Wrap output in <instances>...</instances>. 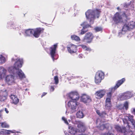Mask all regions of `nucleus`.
Masks as SVG:
<instances>
[{"mask_svg":"<svg viewBox=\"0 0 135 135\" xmlns=\"http://www.w3.org/2000/svg\"><path fill=\"white\" fill-rule=\"evenodd\" d=\"M75 94V92H71L68 94V96L71 99L73 97H74V95Z\"/></svg>","mask_w":135,"mask_h":135,"instance_id":"c9c22d12","label":"nucleus"},{"mask_svg":"<svg viewBox=\"0 0 135 135\" xmlns=\"http://www.w3.org/2000/svg\"><path fill=\"white\" fill-rule=\"evenodd\" d=\"M122 118L124 125V127H122L119 126V132L123 133L124 135H132L134 134L135 132L133 131L127 130L126 128H129V123L128 121H129L132 123L134 127H135V120L133 119V116L130 114H129L126 116H123Z\"/></svg>","mask_w":135,"mask_h":135,"instance_id":"f03ea898","label":"nucleus"},{"mask_svg":"<svg viewBox=\"0 0 135 135\" xmlns=\"http://www.w3.org/2000/svg\"><path fill=\"white\" fill-rule=\"evenodd\" d=\"M77 117L79 118H81L84 117V115L82 111H79L76 114Z\"/></svg>","mask_w":135,"mask_h":135,"instance_id":"b1692460","label":"nucleus"},{"mask_svg":"<svg viewBox=\"0 0 135 135\" xmlns=\"http://www.w3.org/2000/svg\"><path fill=\"white\" fill-rule=\"evenodd\" d=\"M33 29H28L26 30L25 35V36H32L33 34Z\"/></svg>","mask_w":135,"mask_h":135,"instance_id":"4be33fe9","label":"nucleus"},{"mask_svg":"<svg viewBox=\"0 0 135 135\" xmlns=\"http://www.w3.org/2000/svg\"><path fill=\"white\" fill-rule=\"evenodd\" d=\"M129 28L127 25H125L123 26L121 32H119V35L120 34H123L125 33V32L129 29Z\"/></svg>","mask_w":135,"mask_h":135,"instance_id":"412c9836","label":"nucleus"},{"mask_svg":"<svg viewBox=\"0 0 135 135\" xmlns=\"http://www.w3.org/2000/svg\"><path fill=\"white\" fill-rule=\"evenodd\" d=\"M133 2V1L132 0L129 2H126L124 4V7L125 8H128V9H126L128 11L126 12L125 11L120 12L119 13V23L122 22L125 23L127 20V17L130 14L128 10L130 9H132L134 8Z\"/></svg>","mask_w":135,"mask_h":135,"instance_id":"7ed1b4c3","label":"nucleus"},{"mask_svg":"<svg viewBox=\"0 0 135 135\" xmlns=\"http://www.w3.org/2000/svg\"><path fill=\"white\" fill-rule=\"evenodd\" d=\"M112 106L111 99L106 98L105 100V107L106 109H109Z\"/></svg>","mask_w":135,"mask_h":135,"instance_id":"6ab92c4d","label":"nucleus"},{"mask_svg":"<svg viewBox=\"0 0 135 135\" xmlns=\"http://www.w3.org/2000/svg\"><path fill=\"white\" fill-rule=\"evenodd\" d=\"M76 46L72 45H71L69 47H68V49L69 52L70 53H73L75 52L76 50Z\"/></svg>","mask_w":135,"mask_h":135,"instance_id":"2eb2a0df","label":"nucleus"},{"mask_svg":"<svg viewBox=\"0 0 135 135\" xmlns=\"http://www.w3.org/2000/svg\"><path fill=\"white\" fill-rule=\"evenodd\" d=\"M127 25L129 29H133L134 27L135 26L134 23L133 21L130 22Z\"/></svg>","mask_w":135,"mask_h":135,"instance_id":"a878e982","label":"nucleus"},{"mask_svg":"<svg viewBox=\"0 0 135 135\" xmlns=\"http://www.w3.org/2000/svg\"><path fill=\"white\" fill-rule=\"evenodd\" d=\"M118 88V81H117L116 85L115 86L109 89V90L110 92L107 93V97L106 98H109L111 99V96L112 95V93L117 89Z\"/></svg>","mask_w":135,"mask_h":135,"instance_id":"9b49d317","label":"nucleus"},{"mask_svg":"<svg viewBox=\"0 0 135 135\" xmlns=\"http://www.w3.org/2000/svg\"><path fill=\"white\" fill-rule=\"evenodd\" d=\"M119 99L121 100H127L124 93L122 94L119 96Z\"/></svg>","mask_w":135,"mask_h":135,"instance_id":"7c9ffc66","label":"nucleus"},{"mask_svg":"<svg viewBox=\"0 0 135 135\" xmlns=\"http://www.w3.org/2000/svg\"><path fill=\"white\" fill-rule=\"evenodd\" d=\"M118 9H119V8H118Z\"/></svg>","mask_w":135,"mask_h":135,"instance_id":"864d4df0","label":"nucleus"},{"mask_svg":"<svg viewBox=\"0 0 135 135\" xmlns=\"http://www.w3.org/2000/svg\"><path fill=\"white\" fill-rule=\"evenodd\" d=\"M80 100L85 103H89L91 101L90 97L85 94H84L80 97Z\"/></svg>","mask_w":135,"mask_h":135,"instance_id":"1a4fd4ad","label":"nucleus"},{"mask_svg":"<svg viewBox=\"0 0 135 135\" xmlns=\"http://www.w3.org/2000/svg\"><path fill=\"white\" fill-rule=\"evenodd\" d=\"M71 38L73 40H75L78 41H80V39L78 36L74 35H72L71 36Z\"/></svg>","mask_w":135,"mask_h":135,"instance_id":"c85d7f7f","label":"nucleus"},{"mask_svg":"<svg viewBox=\"0 0 135 135\" xmlns=\"http://www.w3.org/2000/svg\"><path fill=\"white\" fill-rule=\"evenodd\" d=\"M128 103L127 101L125 102L123 105H119V114H120L119 115V120L121 119L122 121L123 119L122 118L123 117V116H126V115H129L124 114L125 112L124 111V107H125L126 110H128Z\"/></svg>","mask_w":135,"mask_h":135,"instance_id":"423d86ee","label":"nucleus"},{"mask_svg":"<svg viewBox=\"0 0 135 135\" xmlns=\"http://www.w3.org/2000/svg\"><path fill=\"white\" fill-rule=\"evenodd\" d=\"M69 122H70V120H69Z\"/></svg>","mask_w":135,"mask_h":135,"instance_id":"8fccbe9b","label":"nucleus"},{"mask_svg":"<svg viewBox=\"0 0 135 135\" xmlns=\"http://www.w3.org/2000/svg\"><path fill=\"white\" fill-rule=\"evenodd\" d=\"M1 126L2 128H8L9 127V125L5 122L1 123Z\"/></svg>","mask_w":135,"mask_h":135,"instance_id":"2f4dec72","label":"nucleus"},{"mask_svg":"<svg viewBox=\"0 0 135 135\" xmlns=\"http://www.w3.org/2000/svg\"><path fill=\"white\" fill-rule=\"evenodd\" d=\"M67 110L66 111V112H67Z\"/></svg>","mask_w":135,"mask_h":135,"instance_id":"603ef678","label":"nucleus"},{"mask_svg":"<svg viewBox=\"0 0 135 135\" xmlns=\"http://www.w3.org/2000/svg\"><path fill=\"white\" fill-rule=\"evenodd\" d=\"M62 120L64 121L65 123H66L67 124H69L67 121V119L66 118L64 117H62Z\"/></svg>","mask_w":135,"mask_h":135,"instance_id":"4c0bfd02","label":"nucleus"},{"mask_svg":"<svg viewBox=\"0 0 135 135\" xmlns=\"http://www.w3.org/2000/svg\"><path fill=\"white\" fill-rule=\"evenodd\" d=\"M81 26H83V28L81 30V34L83 35L84 34L87 30H86V28L89 27V24H87L85 22H84L83 23L81 24Z\"/></svg>","mask_w":135,"mask_h":135,"instance_id":"4468645a","label":"nucleus"},{"mask_svg":"<svg viewBox=\"0 0 135 135\" xmlns=\"http://www.w3.org/2000/svg\"><path fill=\"white\" fill-rule=\"evenodd\" d=\"M132 111L134 112L135 113V108H133L132 109Z\"/></svg>","mask_w":135,"mask_h":135,"instance_id":"c03bdc74","label":"nucleus"},{"mask_svg":"<svg viewBox=\"0 0 135 135\" xmlns=\"http://www.w3.org/2000/svg\"><path fill=\"white\" fill-rule=\"evenodd\" d=\"M99 121V120H97V124H98V121Z\"/></svg>","mask_w":135,"mask_h":135,"instance_id":"a18cd8bd","label":"nucleus"},{"mask_svg":"<svg viewBox=\"0 0 135 135\" xmlns=\"http://www.w3.org/2000/svg\"><path fill=\"white\" fill-rule=\"evenodd\" d=\"M56 70H54L53 71V75L55 71Z\"/></svg>","mask_w":135,"mask_h":135,"instance_id":"49530a36","label":"nucleus"},{"mask_svg":"<svg viewBox=\"0 0 135 135\" xmlns=\"http://www.w3.org/2000/svg\"><path fill=\"white\" fill-rule=\"evenodd\" d=\"M125 80V79L124 78H123L119 80V87L124 82Z\"/></svg>","mask_w":135,"mask_h":135,"instance_id":"72a5a7b5","label":"nucleus"},{"mask_svg":"<svg viewBox=\"0 0 135 135\" xmlns=\"http://www.w3.org/2000/svg\"><path fill=\"white\" fill-rule=\"evenodd\" d=\"M96 32H98L101 31L102 30V28L100 27H96L94 28Z\"/></svg>","mask_w":135,"mask_h":135,"instance_id":"f704fd0d","label":"nucleus"},{"mask_svg":"<svg viewBox=\"0 0 135 135\" xmlns=\"http://www.w3.org/2000/svg\"><path fill=\"white\" fill-rule=\"evenodd\" d=\"M117 9L118 10V7H117Z\"/></svg>","mask_w":135,"mask_h":135,"instance_id":"09e8293b","label":"nucleus"},{"mask_svg":"<svg viewBox=\"0 0 135 135\" xmlns=\"http://www.w3.org/2000/svg\"><path fill=\"white\" fill-rule=\"evenodd\" d=\"M6 62L5 58L2 55H0V64H2Z\"/></svg>","mask_w":135,"mask_h":135,"instance_id":"cd10ccee","label":"nucleus"},{"mask_svg":"<svg viewBox=\"0 0 135 135\" xmlns=\"http://www.w3.org/2000/svg\"><path fill=\"white\" fill-rule=\"evenodd\" d=\"M105 93L104 90H101L96 92L95 95L97 99H100L103 97Z\"/></svg>","mask_w":135,"mask_h":135,"instance_id":"f8f14e48","label":"nucleus"},{"mask_svg":"<svg viewBox=\"0 0 135 135\" xmlns=\"http://www.w3.org/2000/svg\"><path fill=\"white\" fill-rule=\"evenodd\" d=\"M54 90V86H51L50 91H53Z\"/></svg>","mask_w":135,"mask_h":135,"instance_id":"ea45409f","label":"nucleus"},{"mask_svg":"<svg viewBox=\"0 0 135 135\" xmlns=\"http://www.w3.org/2000/svg\"><path fill=\"white\" fill-rule=\"evenodd\" d=\"M15 131H11V130H3V132H5L7 133V134H9L10 133H15Z\"/></svg>","mask_w":135,"mask_h":135,"instance_id":"473e14b6","label":"nucleus"},{"mask_svg":"<svg viewBox=\"0 0 135 135\" xmlns=\"http://www.w3.org/2000/svg\"><path fill=\"white\" fill-rule=\"evenodd\" d=\"M57 46V44L54 45L53 46H51L50 48V53L51 56L54 61L55 58L54 57L55 56L56 54V51Z\"/></svg>","mask_w":135,"mask_h":135,"instance_id":"9d476101","label":"nucleus"},{"mask_svg":"<svg viewBox=\"0 0 135 135\" xmlns=\"http://www.w3.org/2000/svg\"><path fill=\"white\" fill-rule=\"evenodd\" d=\"M42 29L41 28H37L33 29V35L35 37H38L41 33Z\"/></svg>","mask_w":135,"mask_h":135,"instance_id":"ddd939ff","label":"nucleus"},{"mask_svg":"<svg viewBox=\"0 0 135 135\" xmlns=\"http://www.w3.org/2000/svg\"><path fill=\"white\" fill-rule=\"evenodd\" d=\"M12 103L15 104H17L19 102V99L15 95H12L11 96Z\"/></svg>","mask_w":135,"mask_h":135,"instance_id":"dca6fc26","label":"nucleus"},{"mask_svg":"<svg viewBox=\"0 0 135 135\" xmlns=\"http://www.w3.org/2000/svg\"><path fill=\"white\" fill-rule=\"evenodd\" d=\"M27 90V89H26V90Z\"/></svg>","mask_w":135,"mask_h":135,"instance_id":"3c124183","label":"nucleus"},{"mask_svg":"<svg viewBox=\"0 0 135 135\" xmlns=\"http://www.w3.org/2000/svg\"><path fill=\"white\" fill-rule=\"evenodd\" d=\"M114 128L118 132V126L117 125L115 126Z\"/></svg>","mask_w":135,"mask_h":135,"instance_id":"a19ab883","label":"nucleus"},{"mask_svg":"<svg viewBox=\"0 0 135 135\" xmlns=\"http://www.w3.org/2000/svg\"><path fill=\"white\" fill-rule=\"evenodd\" d=\"M104 74L101 71H97L95 75V81L96 83L99 84L101 82L102 80L104 78Z\"/></svg>","mask_w":135,"mask_h":135,"instance_id":"0eeeda50","label":"nucleus"},{"mask_svg":"<svg viewBox=\"0 0 135 135\" xmlns=\"http://www.w3.org/2000/svg\"><path fill=\"white\" fill-rule=\"evenodd\" d=\"M6 92L1 91L0 92V101L2 102L4 101L6 99Z\"/></svg>","mask_w":135,"mask_h":135,"instance_id":"aec40b11","label":"nucleus"},{"mask_svg":"<svg viewBox=\"0 0 135 135\" xmlns=\"http://www.w3.org/2000/svg\"><path fill=\"white\" fill-rule=\"evenodd\" d=\"M47 94L46 93H44L43 94H42V96H41V97H43L44 96H45V95L46 94Z\"/></svg>","mask_w":135,"mask_h":135,"instance_id":"79ce46f5","label":"nucleus"},{"mask_svg":"<svg viewBox=\"0 0 135 135\" xmlns=\"http://www.w3.org/2000/svg\"><path fill=\"white\" fill-rule=\"evenodd\" d=\"M96 112L98 115L102 117H105L107 115L106 113L104 112H103L100 113L99 110H97L96 111Z\"/></svg>","mask_w":135,"mask_h":135,"instance_id":"bb28decb","label":"nucleus"},{"mask_svg":"<svg viewBox=\"0 0 135 135\" xmlns=\"http://www.w3.org/2000/svg\"><path fill=\"white\" fill-rule=\"evenodd\" d=\"M127 99H128L131 98L133 95V94L131 92L128 91L124 93Z\"/></svg>","mask_w":135,"mask_h":135,"instance_id":"5701e85b","label":"nucleus"},{"mask_svg":"<svg viewBox=\"0 0 135 135\" xmlns=\"http://www.w3.org/2000/svg\"><path fill=\"white\" fill-rule=\"evenodd\" d=\"M81 46L84 50L86 51H89V52H90L91 51V50L90 48L85 45H81Z\"/></svg>","mask_w":135,"mask_h":135,"instance_id":"c756f323","label":"nucleus"},{"mask_svg":"<svg viewBox=\"0 0 135 135\" xmlns=\"http://www.w3.org/2000/svg\"><path fill=\"white\" fill-rule=\"evenodd\" d=\"M93 38V35L91 33H87L84 37L83 41L87 43H90L92 40Z\"/></svg>","mask_w":135,"mask_h":135,"instance_id":"6e6552de","label":"nucleus"},{"mask_svg":"<svg viewBox=\"0 0 135 135\" xmlns=\"http://www.w3.org/2000/svg\"><path fill=\"white\" fill-rule=\"evenodd\" d=\"M113 20L114 23L116 24H117L118 23V13L117 12L114 15L113 17Z\"/></svg>","mask_w":135,"mask_h":135,"instance_id":"393cba45","label":"nucleus"},{"mask_svg":"<svg viewBox=\"0 0 135 135\" xmlns=\"http://www.w3.org/2000/svg\"><path fill=\"white\" fill-rule=\"evenodd\" d=\"M16 60L15 64L13 67L12 66L8 68V72L13 75H9L5 78L6 83L8 85H11L14 83L15 79V77L17 78L22 79L25 78V75L22 70L19 68L22 67L23 60L22 59H14L12 58V60Z\"/></svg>","mask_w":135,"mask_h":135,"instance_id":"f257e3e1","label":"nucleus"},{"mask_svg":"<svg viewBox=\"0 0 135 135\" xmlns=\"http://www.w3.org/2000/svg\"><path fill=\"white\" fill-rule=\"evenodd\" d=\"M54 80L55 81V83L56 84H57L59 82L58 78L57 76H55Z\"/></svg>","mask_w":135,"mask_h":135,"instance_id":"e433bc0d","label":"nucleus"},{"mask_svg":"<svg viewBox=\"0 0 135 135\" xmlns=\"http://www.w3.org/2000/svg\"><path fill=\"white\" fill-rule=\"evenodd\" d=\"M79 56V57H80V58H82V57H81V56Z\"/></svg>","mask_w":135,"mask_h":135,"instance_id":"de8ad7c7","label":"nucleus"},{"mask_svg":"<svg viewBox=\"0 0 135 135\" xmlns=\"http://www.w3.org/2000/svg\"><path fill=\"white\" fill-rule=\"evenodd\" d=\"M5 110L6 111V113H8V111L7 109L6 108H5Z\"/></svg>","mask_w":135,"mask_h":135,"instance_id":"37998d69","label":"nucleus"},{"mask_svg":"<svg viewBox=\"0 0 135 135\" xmlns=\"http://www.w3.org/2000/svg\"><path fill=\"white\" fill-rule=\"evenodd\" d=\"M101 12L100 9H96L95 10H88L85 13V15L86 18L90 24H93L95 18H99V14Z\"/></svg>","mask_w":135,"mask_h":135,"instance_id":"20e7f679","label":"nucleus"},{"mask_svg":"<svg viewBox=\"0 0 135 135\" xmlns=\"http://www.w3.org/2000/svg\"><path fill=\"white\" fill-rule=\"evenodd\" d=\"M79 98V94L77 92H75V94L71 99L73 101H70L68 103V106L71 110V112H74V110L76 108L77 104L76 101L78 100Z\"/></svg>","mask_w":135,"mask_h":135,"instance_id":"39448f33","label":"nucleus"},{"mask_svg":"<svg viewBox=\"0 0 135 135\" xmlns=\"http://www.w3.org/2000/svg\"><path fill=\"white\" fill-rule=\"evenodd\" d=\"M100 124V126L99 127V128L101 130H103L105 128L106 129H108L110 128L111 129H112L111 126L109 124H102L101 125Z\"/></svg>","mask_w":135,"mask_h":135,"instance_id":"a211bd4d","label":"nucleus"},{"mask_svg":"<svg viewBox=\"0 0 135 135\" xmlns=\"http://www.w3.org/2000/svg\"><path fill=\"white\" fill-rule=\"evenodd\" d=\"M104 135H113V134L112 133L108 132V133H106L104 134Z\"/></svg>","mask_w":135,"mask_h":135,"instance_id":"58836bf2","label":"nucleus"},{"mask_svg":"<svg viewBox=\"0 0 135 135\" xmlns=\"http://www.w3.org/2000/svg\"><path fill=\"white\" fill-rule=\"evenodd\" d=\"M7 72V70L3 67H0V79L4 77Z\"/></svg>","mask_w":135,"mask_h":135,"instance_id":"f3484780","label":"nucleus"}]
</instances>
